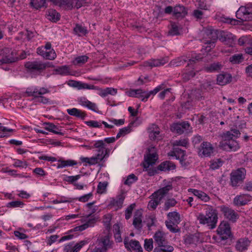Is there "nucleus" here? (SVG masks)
I'll return each mask as SVG.
<instances>
[{
	"label": "nucleus",
	"mask_w": 252,
	"mask_h": 252,
	"mask_svg": "<svg viewBox=\"0 0 252 252\" xmlns=\"http://www.w3.org/2000/svg\"><path fill=\"white\" fill-rule=\"evenodd\" d=\"M218 219L216 211L211 208L206 209L205 214H199L198 217L199 222L201 224H207L211 229L216 227Z\"/></svg>",
	"instance_id": "f03ea898"
},
{
	"label": "nucleus",
	"mask_w": 252,
	"mask_h": 252,
	"mask_svg": "<svg viewBox=\"0 0 252 252\" xmlns=\"http://www.w3.org/2000/svg\"><path fill=\"white\" fill-rule=\"evenodd\" d=\"M144 248L148 252H151L153 249V241L152 239H146L144 241Z\"/></svg>",
	"instance_id": "052dcab7"
},
{
	"label": "nucleus",
	"mask_w": 252,
	"mask_h": 252,
	"mask_svg": "<svg viewBox=\"0 0 252 252\" xmlns=\"http://www.w3.org/2000/svg\"><path fill=\"white\" fill-rule=\"evenodd\" d=\"M175 164L170 161H163L158 166V169L161 171H169L175 169Z\"/></svg>",
	"instance_id": "a878e982"
},
{
	"label": "nucleus",
	"mask_w": 252,
	"mask_h": 252,
	"mask_svg": "<svg viewBox=\"0 0 252 252\" xmlns=\"http://www.w3.org/2000/svg\"><path fill=\"white\" fill-rule=\"evenodd\" d=\"M165 224L167 228L172 232L176 233L180 231L179 228H178L177 224H174L173 222L170 221H165Z\"/></svg>",
	"instance_id": "603ef678"
},
{
	"label": "nucleus",
	"mask_w": 252,
	"mask_h": 252,
	"mask_svg": "<svg viewBox=\"0 0 252 252\" xmlns=\"http://www.w3.org/2000/svg\"><path fill=\"white\" fill-rule=\"evenodd\" d=\"M251 241L247 238H241L239 239L235 245L236 250L239 252H244L248 250L250 245Z\"/></svg>",
	"instance_id": "ddd939ff"
},
{
	"label": "nucleus",
	"mask_w": 252,
	"mask_h": 252,
	"mask_svg": "<svg viewBox=\"0 0 252 252\" xmlns=\"http://www.w3.org/2000/svg\"><path fill=\"white\" fill-rule=\"evenodd\" d=\"M174 249L171 246L163 247H158L154 249L153 252H172Z\"/></svg>",
	"instance_id": "13d9d810"
},
{
	"label": "nucleus",
	"mask_w": 252,
	"mask_h": 252,
	"mask_svg": "<svg viewBox=\"0 0 252 252\" xmlns=\"http://www.w3.org/2000/svg\"><path fill=\"white\" fill-rule=\"evenodd\" d=\"M73 30L75 33L79 36L86 35L88 33V30L87 29L79 24H76Z\"/></svg>",
	"instance_id": "ea45409f"
},
{
	"label": "nucleus",
	"mask_w": 252,
	"mask_h": 252,
	"mask_svg": "<svg viewBox=\"0 0 252 252\" xmlns=\"http://www.w3.org/2000/svg\"><path fill=\"white\" fill-rule=\"evenodd\" d=\"M124 200V197L122 195H120L116 199L112 198L110 202V205L121 208L122 207Z\"/></svg>",
	"instance_id": "f704fd0d"
},
{
	"label": "nucleus",
	"mask_w": 252,
	"mask_h": 252,
	"mask_svg": "<svg viewBox=\"0 0 252 252\" xmlns=\"http://www.w3.org/2000/svg\"><path fill=\"white\" fill-rule=\"evenodd\" d=\"M138 180V178L134 174L129 175L124 182L126 185L130 186Z\"/></svg>",
	"instance_id": "bf43d9fd"
},
{
	"label": "nucleus",
	"mask_w": 252,
	"mask_h": 252,
	"mask_svg": "<svg viewBox=\"0 0 252 252\" xmlns=\"http://www.w3.org/2000/svg\"><path fill=\"white\" fill-rule=\"evenodd\" d=\"M105 143L104 141L102 140H98L95 142L93 148H98V153L102 154V156L105 155L107 154V149L105 148Z\"/></svg>",
	"instance_id": "2f4dec72"
},
{
	"label": "nucleus",
	"mask_w": 252,
	"mask_h": 252,
	"mask_svg": "<svg viewBox=\"0 0 252 252\" xmlns=\"http://www.w3.org/2000/svg\"><path fill=\"white\" fill-rule=\"evenodd\" d=\"M166 63L165 59H154L146 63L150 66H158L164 65Z\"/></svg>",
	"instance_id": "79ce46f5"
},
{
	"label": "nucleus",
	"mask_w": 252,
	"mask_h": 252,
	"mask_svg": "<svg viewBox=\"0 0 252 252\" xmlns=\"http://www.w3.org/2000/svg\"><path fill=\"white\" fill-rule=\"evenodd\" d=\"M243 60L244 58L241 54H235L229 58V61L232 63H239Z\"/></svg>",
	"instance_id": "09e8293b"
},
{
	"label": "nucleus",
	"mask_w": 252,
	"mask_h": 252,
	"mask_svg": "<svg viewBox=\"0 0 252 252\" xmlns=\"http://www.w3.org/2000/svg\"><path fill=\"white\" fill-rule=\"evenodd\" d=\"M187 62V60L185 57H181L176 59L172 60L171 62V63L175 66H181Z\"/></svg>",
	"instance_id": "6e6d98bb"
},
{
	"label": "nucleus",
	"mask_w": 252,
	"mask_h": 252,
	"mask_svg": "<svg viewBox=\"0 0 252 252\" xmlns=\"http://www.w3.org/2000/svg\"><path fill=\"white\" fill-rule=\"evenodd\" d=\"M81 176V175L80 174L77 175L76 176H67L65 177V178H64V181L74 185V184L76 183L75 181L80 179Z\"/></svg>",
	"instance_id": "680f3d73"
},
{
	"label": "nucleus",
	"mask_w": 252,
	"mask_h": 252,
	"mask_svg": "<svg viewBox=\"0 0 252 252\" xmlns=\"http://www.w3.org/2000/svg\"><path fill=\"white\" fill-rule=\"evenodd\" d=\"M153 198L148 203V206L149 208L155 210L157 206L160 203L161 200L157 196H152Z\"/></svg>",
	"instance_id": "c03bdc74"
},
{
	"label": "nucleus",
	"mask_w": 252,
	"mask_h": 252,
	"mask_svg": "<svg viewBox=\"0 0 252 252\" xmlns=\"http://www.w3.org/2000/svg\"><path fill=\"white\" fill-rule=\"evenodd\" d=\"M131 125L132 124L131 123L128 126L120 129L119 132L116 135V139H119L121 136H124L127 133H129L131 131Z\"/></svg>",
	"instance_id": "a18cd8bd"
},
{
	"label": "nucleus",
	"mask_w": 252,
	"mask_h": 252,
	"mask_svg": "<svg viewBox=\"0 0 252 252\" xmlns=\"http://www.w3.org/2000/svg\"><path fill=\"white\" fill-rule=\"evenodd\" d=\"M0 56L2 57L1 59L0 60L1 64L12 63L18 60L16 52L10 48L5 47L0 50Z\"/></svg>",
	"instance_id": "39448f33"
},
{
	"label": "nucleus",
	"mask_w": 252,
	"mask_h": 252,
	"mask_svg": "<svg viewBox=\"0 0 252 252\" xmlns=\"http://www.w3.org/2000/svg\"><path fill=\"white\" fill-rule=\"evenodd\" d=\"M135 204L133 203L130 204L126 210L125 211V218L126 220H128L131 216L132 212L135 207Z\"/></svg>",
	"instance_id": "69168bd1"
},
{
	"label": "nucleus",
	"mask_w": 252,
	"mask_h": 252,
	"mask_svg": "<svg viewBox=\"0 0 252 252\" xmlns=\"http://www.w3.org/2000/svg\"><path fill=\"white\" fill-rule=\"evenodd\" d=\"M145 93V91L141 89H133L127 92V94L130 97H134L141 99L144 96V94Z\"/></svg>",
	"instance_id": "c9c22d12"
},
{
	"label": "nucleus",
	"mask_w": 252,
	"mask_h": 252,
	"mask_svg": "<svg viewBox=\"0 0 252 252\" xmlns=\"http://www.w3.org/2000/svg\"><path fill=\"white\" fill-rule=\"evenodd\" d=\"M59 162L60 164H59L57 166L58 168H62L67 166H73L77 164V162L75 160H59Z\"/></svg>",
	"instance_id": "a19ab883"
},
{
	"label": "nucleus",
	"mask_w": 252,
	"mask_h": 252,
	"mask_svg": "<svg viewBox=\"0 0 252 252\" xmlns=\"http://www.w3.org/2000/svg\"><path fill=\"white\" fill-rule=\"evenodd\" d=\"M231 80V75L227 73L220 74L218 75L217 78V84L221 86L229 83Z\"/></svg>",
	"instance_id": "412c9836"
},
{
	"label": "nucleus",
	"mask_w": 252,
	"mask_h": 252,
	"mask_svg": "<svg viewBox=\"0 0 252 252\" xmlns=\"http://www.w3.org/2000/svg\"><path fill=\"white\" fill-rule=\"evenodd\" d=\"M158 158V155L156 153H149L146 156H145V162L143 164L144 168H148L150 165L154 164Z\"/></svg>",
	"instance_id": "a211bd4d"
},
{
	"label": "nucleus",
	"mask_w": 252,
	"mask_h": 252,
	"mask_svg": "<svg viewBox=\"0 0 252 252\" xmlns=\"http://www.w3.org/2000/svg\"><path fill=\"white\" fill-rule=\"evenodd\" d=\"M107 186V182H99L97 187V192L99 194L105 193Z\"/></svg>",
	"instance_id": "5fc2aeb1"
},
{
	"label": "nucleus",
	"mask_w": 252,
	"mask_h": 252,
	"mask_svg": "<svg viewBox=\"0 0 252 252\" xmlns=\"http://www.w3.org/2000/svg\"><path fill=\"white\" fill-rule=\"evenodd\" d=\"M198 150L199 156L208 157H210L213 153L214 148L210 143L203 142L201 144Z\"/></svg>",
	"instance_id": "9d476101"
},
{
	"label": "nucleus",
	"mask_w": 252,
	"mask_h": 252,
	"mask_svg": "<svg viewBox=\"0 0 252 252\" xmlns=\"http://www.w3.org/2000/svg\"><path fill=\"white\" fill-rule=\"evenodd\" d=\"M51 66V65L49 62L43 63L40 61L27 62L25 63V67L29 71L31 72H36L39 73L47 67Z\"/></svg>",
	"instance_id": "20e7f679"
},
{
	"label": "nucleus",
	"mask_w": 252,
	"mask_h": 252,
	"mask_svg": "<svg viewBox=\"0 0 252 252\" xmlns=\"http://www.w3.org/2000/svg\"><path fill=\"white\" fill-rule=\"evenodd\" d=\"M76 88L79 90L84 89L89 90H96V87L94 86V85H89L88 84L78 81V83L76 86Z\"/></svg>",
	"instance_id": "864d4df0"
},
{
	"label": "nucleus",
	"mask_w": 252,
	"mask_h": 252,
	"mask_svg": "<svg viewBox=\"0 0 252 252\" xmlns=\"http://www.w3.org/2000/svg\"><path fill=\"white\" fill-rule=\"evenodd\" d=\"M202 59V57H201L200 55H198L192 56L191 58L189 60L188 65L186 66L185 72L182 74L183 79L185 81L189 80L191 78L195 76V73L192 69H193V64L195 63L196 62L199 61Z\"/></svg>",
	"instance_id": "423d86ee"
},
{
	"label": "nucleus",
	"mask_w": 252,
	"mask_h": 252,
	"mask_svg": "<svg viewBox=\"0 0 252 252\" xmlns=\"http://www.w3.org/2000/svg\"><path fill=\"white\" fill-rule=\"evenodd\" d=\"M172 189L171 185H168L152 194V196H157L160 200H162L163 197L168 193V192Z\"/></svg>",
	"instance_id": "4be33fe9"
},
{
	"label": "nucleus",
	"mask_w": 252,
	"mask_h": 252,
	"mask_svg": "<svg viewBox=\"0 0 252 252\" xmlns=\"http://www.w3.org/2000/svg\"><path fill=\"white\" fill-rule=\"evenodd\" d=\"M177 204L176 200L174 198H170L167 199L164 204V210L167 211L170 208L174 207Z\"/></svg>",
	"instance_id": "4d7b16f0"
},
{
	"label": "nucleus",
	"mask_w": 252,
	"mask_h": 252,
	"mask_svg": "<svg viewBox=\"0 0 252 252\" xmlns=\"http://www.w3.org/2000/svg\"><path fill=\"white\" fill-rule=\"evenodd\" d=\"M220 208L224 218L231 222H235L239 219V215L232 209L224 205L220 206Z\"/></svg>",
	"instance_id": "1a4fd4ad"
},
{
	"label": "nucleus",
	"mask_w": 252,
	"mask_h": 252,
	"mask_svg": "<svg viewBox=\"0 0 252 252\" xmlns=\"http://www.w3.org/2000/svg\"><path fill=\"white\" fill-rule=\"evenodd\" d=\"M67 112L69 115L80 118L82 120H84L86 116V114L85 112L76 108L68 109H67Z\"/></svg>",
	"instance_id": "c85d7f7f"
},
{
	"label": "nucleus",
	"mask_w": 252,
	"mask_h": 252,
	"mask_svg": "<svg viewBox=\"0 0 252 252\" xmlns=\"http://www.w3.org/2000/svg\"><path fill=\"white\" fill-rule=\"evenodd\" d=\"M125 247L127 250L131 249L136 252H143V249L139 242L135 240H131L130 242H128V238H125L124 241Z\"/></svg>",
	"instance_id": "4468645a"
},
{
	"label": "nucleus",
	"mask_w": 252,
	"mask_h": 252,
	"mask_svg": "<svg viewBox=\"0 0 252 252\" xmlns=\"http://www.w3.org/2000/svg\"><path fill=\"white\" fill-rule=\"evenodd\" d=\"M222 164V161L220 159H217V160H213L211 161L210 168L213 170H215L219 168Z\"/></svg>",
	"instance_id": "338daca9"
},
{
	"label": "nucleus",
	"mask_w": 252,
	"mask_h": 252,
	"mask_svg": "<svg viewBox=\"0 0 252 252\" xmlns=\"http://www.w3.org/2000/svg\"><path fill=\"white\" fill-rule=\"evenodd\" d=\"M99 95L102 97L106 96L108 94L115 95L117 93V90L113 88H106L105 89H99Z\"/></svg>",
	"instance_id": "473e14b6"
},
{
	"label": "nucleus",
	"mask_w": 252,
	"mask_h": 252,
	"mask_svg": "<svg viewBox=\"0 0 252 252\" xmlns=\"http://www.w3.org/2000/svg\"><path fill=\"white\" fill-rule=\"evenodd\" d=\"M37 88H35L33 89L28 88L25 92L27 96H33L34 98L38 97V95H37Z\"/></svg>",
	"instance_id": "774afa93"
},
{
	"label": "nucleus",
	"mask_w": 252,
	"mask_h": 252,
	"mask_svg": "<svg viewBox=\"0 0 252 252\" xmlns=\"http://www.w3.org/2000/svg\"><path fill=\"white\" fill-rule=\"evenodd\" d=\"M188 14L187 8L181 5H178L174 7L173 16L177 18H183Z\"/></svg>",
	"instance_id": "aec40b11"
},
{
	"label": "nucleus",
	"mask_w": 252,
	"mask_h": 252,
	"mask_svg": "<svg viewBox=\"0 0 252 252\" xmlns=\"http://www.w3.org/2000/svg\"><path fill=\"white\" fill-rule=\"evenodd\" d=\"M142 211L138 210L134 213L133 225L134 227L140 229L142 227Z\"/></svg>",
	"instance_id": "b1692460"
},
{
	"label": "nucleus",
	"mask_w": 252,
	"mask_h": 252,
	"mask_svg": "<svg viewBox=\"0 0 252 252\" xmlns=\"http://www.w3.org/2000/svg\"><path fill=\"white\" fill-rule=\"evenodd\" d=\"M105 157V155L102 156V154L98 153L95 157H93L90 158L89 164L90 165L95 164L102 161Z\"/></svg>",
	"instance_id": "37998d69"
},
{
	"label": "nucleus",
	"mask_w": 252,
	"mask_h": 252,
	"mask_svg": "<svg viewBox=\"0 0 252 252\" xmlns=\"http://www.w3.org/2000/svg\"><path fill=\"white\" fill-rule=\"evenodd\" d=\"M96 220L94 219H89L86 223L84 224L81 225L80 226H78L75 227L73 229H71L70 230V232L72 231H82L89 227L93 226L94 224L95 223Z\"/></svg>",
	"instance_id": "cd10ccee"
},
{
	"label": "nucleus",
	"mask_w": 252,
	"mask_h": 252,
	"mask_svg": "<svg viewBox=\"0 0 252 252\" xmlns=\"http://www.w3.org/2000/svg\"><path fill=\"white\" fill-rule=\"evenodd\" d=\"M221 65L219 63H214L206 67V70L208 72H213L219 70L221 69Z\"/></svg>",
	"instance_id": "8fccbe9b"
},
{
	"label": "nucleus",
	"mask_w": 252,
	"mask_h": 252,
	"mask_svg": "<svg viewBox=\"0 0 252 252\" xmlns=\"http://www.w3.org/2000/svg\"><path fill=\"white\" fill-rule=\"evenodd\" d=\"M44 125L45 126V129L50 132H51L54 134H59L61 135H63L64 133L62 132L61 129L59 127L55 125L53 123H44Z\"/></svg>",
	"instance_id": "393cba45"
},
{
	"label": "nucleus",
	"mask_w": 252,
	"mask_h": 252,
	"mask_svg": "<svg viewBox=\"0 0 252 252\" xmlns=\"http://www.w3.org/2000/svg\"><path fill=\"white\" fill-rule=\"evenodd\" d=\"M220 145L223 150L227 151H236L240 148L238 142L233 139L228 140L223 139Z\"/></svg>",
	"instance_id": "f8f14e48"
},
{
	"label": "nucleus",
	"mask_w": 252,
	"mask_h": 252,
	"mask_svg": "<svg viewBox=\"0 0 252 252\" xmlns=\"http://www.w3.org/2000/svg\"><path fill=\"white\" fill-rule=\"evenodd\" d=\"M86 243V242L85 241H81L73 246L74 245L73 243H70L64 247V252H78Z\"/></svg>",
	"instance_id": "f3484780"
},
{
	"label": "nucleus",
	"mask_w": 252,
	"mask_h": 252,
	"mask_svg": "<svg viewBox=\"0 0 252 252\" xmlns=\"http://www.w3.org/2000/svg\"><path fill=\"white\" fill-rule=\"evenodd\" d=\"M199 241V238L195 235H189L184 239L185 243L186 245L195 244Z\"/></svg>",
	"instance_id": "e433bc0d"
},
{
	"label": "nucleus",
	"mask_w": 252,
	"mask_h": 252,
	"mask_svg": "<svg viewBox=\"0 0 252 252\" xmlns=\"http://www.w3.org/2000/svg\"><path fill=\"white\" fill-rule=\"evenodd\" d=\"M240 134L241 133L239 130L236 128H231L230 130L223 133L222 137L223 139L228 140L233 138H237L240 136Z\"/></svg>",
	"instance_id": "5701e85b"
},
{
	"label": "nucleus",
	"mask_w": 252,
	"mask_h": 252,
	"mask_svg": "<svg viewBox=\"0 0 252 252\" xmlns=\"http://www.w3.org/2000/svg\"><path fill=\"white\" fill-rule=\"evenodd\" d=\"M236 16L243 21H252V8L241 6L236 11Z\"/></svg>",
	"instance_id": "6e6552de"
},
{
	"label": "nucleus",
	"mask_w": 252,
	"mask_h": 252,
	"mask_svg": "<svg viewBox=\"0 0 252 252\" xmlns=\"http://www.w3.org/2000/svg\"><path fill=\"white\" fill-rule=\"evenodd\" d=\"M56 74L61 75H67L69 74V69L68 66L63 65L54 69Z\"/></svg>",
	"instance_id": "58836bf2"
},
{
	"label": "nucleus",
	"mask_w": 252,
	"mask_h": 252,
	"mask_svg": "<svg viewBox=\"0 0 252 252\" xmlns=\"http://www.w3.org/2000/svg\"><path fill=\"white\" fill-rule=\"evenodd\" d=\"M252 199L251 195L246 194H243L237 195L233 199V204L236 206H244L250 201Z\"/></svg>",
	"instance_id": "2eb2a0df"
},
{
	"label": "nucleus",
	"mask_w": 252,
	"mask_h": 252,
	"mask_svg": "<svg viewBox=\"0 0 252 252\" xmlns=\"http://www.w3.org/2000/svg\"><path fill=\"white\" fill-rule=\"evenodd\" d=\"M47 18L50 21L56 22L60 19V14L54 9H49L47 14Z\"/></svg>",
	"instance_id": "7c9ffc66"
},
{
	"label": "nucleus",
	"mask_w": 252,
	"mask_h": 252,
	"mask_svg": "<svg viewBox=\"0 0 252 252\" xmlns=\"http://www.w3.org/2000/svg\"><path fill=\"white\" fill-rule=\"evenodd\" d=\"M217 231L221 240H226L232 235L230 225L226 221H222L219 226Z\"/></svg>",
	"instance_id": "0eeeda50"
},
{
	"label": "nucleus",
	"mask_w": 252,
	"mask_h": 252,
	"mask_svg": "<svg viewBox=\"0 0 252 252\" xmlns=\"http://www.w3.org/2000/svg\"><path fill=\"white\" fill-rule=\"evenodd\" d=\"M89 57L86 55L78 56L75 59L73 63L75 65H82L86 63Z\"/></svg>",
	"instance_id": "de8ad7c7"
},
{
	"label": "nucleus",
	"mask_w": 252,
	"mask_h": 252,
	"mask_svg": "<svg viewBox=\"0 0 252 252\" xmlns=\"http://www.w3.org/2000/svg\"><path fill=\"white\" fill-rule=\"evenodd\" d=\"M167 217L169 219V221L173 222L174 224H178L181 221L180 215L176 211L169 212L167 214Z\"/></svg>",
	"instance_id": "72a5a7b5"
},
{
	"label": "nucleus",
	"mask_w": 252,
	"mask_h": 252,
	"mask_svg": "<svg viewBox=\"0 0 252 252\" xmlns=\"http://www.w3.org/2000/svg\"><path fill=\"white\" fill-rule=\"evenodd\" d=\"M176 155V159H179L182 162H183L184 158L186 156V151L182 150L178 147H173Z\"/></svg>",
	"instance_id": "4c0bfd02"
},
{
	"label": "nucleus",
	"mask_w": 252,
	"mask_h": 252,
	"mask_svg": "<svg viewBox=\"0 0 252 252\" xmlns=\"http://www.w3.org/2000/svg\"><path fill=\"white\" fill-rule=\"evenodd\" d=\"M111 236L107 234L105 236H101L97 239L99 245L102 246V249L104 252H106L108 249H112L114 245V242L110 240Z\"/></svg>",
	"instance_id": "9b49d317"
},
{
	"label": "nucleus",
	"mask_w": 252,
	"mask_h": 252,
	"mask_svg": "<svg viewBox=\"0 0 252 252\" xmlns=\"http://www.w3.org/2000/svg\"><path fill=\"white\" fill-rule=\"evenodd\" d=\"M85 123L89 126L94 128H100L101 127V121L98 122L96 121H86Z\"/></svg>",
	"instance_id": "0e129e2a"
},
{
	"label": "nucleus",
	"mask_w": 252,
	"mask_h": 252,
	"mask_svg": "<svg viewBox=\"0 0 252 252\" xmlns=\"http://www.w3.org/2000/svg\"><path fill=\"white\" fill-rule=\"evenodd\" d=\"M172 145L173 147L182 146L187 147L189 145V142L188 139L183 138L173 141Z\"/></svg>",
	"instance_id": "49530a36"
},
{
	"label": "nucleus",
	"mask_w": 252,
	"mask_h": 252,
	"mask_svg": "<svg viewBox=\"0 0 252 252\" xmlns=\"http://www.w3.org/2000/svg\"><path fill=\"white\" fill-rule=\"evenodd\" d=\"M169 31L167 33L168 36H175L180 34L179 28L176 23L170 22V25L168 26Z\"/></svg>",
	"instance_id": "c756f323"
},
{
	"label": "nucleus",
	"mask_w": 252,
	"mask_h": 252,
	"mask_svg": "<svg viewBox=\"0 0 252 252\" xmlns=\"http://www.w3.org/2000/svg\"><path fill=\"white\" fill-rule=\"evenodd\" d=\"M114 229V237L116 242H121L122 241V238L121 236L120 226L118 224L113 225Z\"/></svg>",
	"instance_id": "3c124183"
},
{
	"label": "nucleus",
	"mask_w": 252,
	"mask_h": 252,
	"mask_svg": "<svg viewBox=\"0 0 252 252\" xmlns=\"http://www.w3.org/2000/svg\"><path fill=\"white\" fill-rule=\"evenodd\" d=\"M188 191L193 193L194 195L197 197L198 198L202 201L207 202L210 200L209 196L206 193L201 190L194 189H189Z\"/></svg>",
	"instance_id": "bb28decb"
},
{
	"label": "nucleus",
	"mask_w": 252,
	"mask_h": 252,
	"mask_svg": "<svg viewBox=\"0 0 252 252\" xmlns=\"http://www.w3.org/2000/svg\"><path fill=\"white\" fill-rule=\"evenodd\" d=\"M246 175V170L244 168H240L233 170L230 174V185L232 187L236 188L242 184Z\"/></svg>",
	"instance_id": "7ed1b4c3"
},
{
	"label": "nucleus",
	"mask_w": 252,
	"mask_h": 252,
	"mask_svg": "<svg viewBox=\"0 0 252 252\" xmlns=\"http://www.w3.org/2000/svg\"><path fill=\"white\" fill-rule=\"evenodd\" d=\"M54 5L71 9L73 6V0H50Z\"/></svg>",
	"instance_id": "6ab92c4d"
},
{
	"label": "nucleus",
	"mask_w": 252,
	"mask_h": 252,
	"mask_svg": "<svg viewBox=\"0 0 252 252\" xmlns=\"http://www.w3.org/2000/svg\"><path fill=\"white\" fill-rule=\"evenodd\" d=\"M205 33L207 37L204 40L203 42L207 45L206 47V49L207 48H210L208 50L215 47V43L218 39L228 46H233L234 44L235 36L230 32L223 31L218 32L208 29L206 31Z\"/></svg>",
	"instance_id": "f257e3e1"
},
{
	"label": "nucleus",
	"mask_w": 252,
	"mask_h": 252,
	"mask_svg": "<svg viewBox=\"0 0 252 252\" xmlns=\"http://www.w3.org/2000/svg\"><path fill=\"white\" fill-rule=\"evenodd\" d=\"M251 40L248 36H242L238 41V44L240 46H246V47L251 43Z\"/></svg>",
	"instance_id": "e2e57ef3"
},
{
	"label": "nucleus",
	"mask_w": 252,
	"mask_h": 252,
	"mask_svg": "<svg viewBox=\"0 0 252 252\" xmlns=\"http://www.w3.org/2000/svg\"><path fill=\"white\" fill-rule=\"evenodd\" d=\"M154 238L155 242L158 244V247L168 246V242L166 239L165 235L160 231L156 232L154 235Z\"/></svg>",
	"instance_id": "dca6fc26"
}]
</instances>
